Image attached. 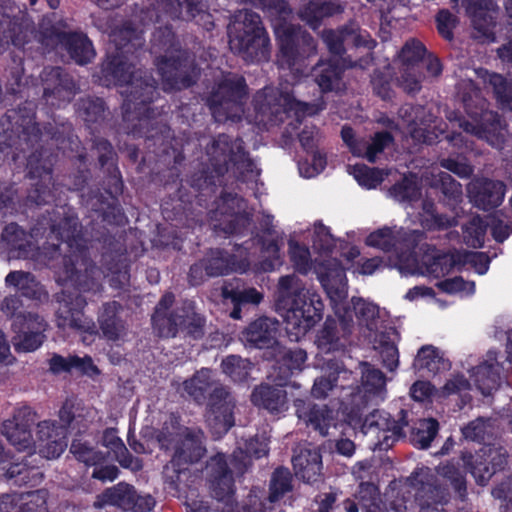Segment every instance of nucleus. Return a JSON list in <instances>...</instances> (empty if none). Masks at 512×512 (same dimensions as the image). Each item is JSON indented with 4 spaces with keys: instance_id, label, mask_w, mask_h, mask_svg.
Instances as JSON below:
<instances>
[{
    "instance_id": "obj_51",
    "label": "nucleus",
    "mask_w": 512,
    "mask_h": 512,
    "mask_svg": "<svg viewBox=\"0 0 512 512\" xmlns=\"http://www.w3.org/2000/svg\"><path fill=\"white\" fill-rule=\"evenodd\" d=\"M132 497H134V487L121 482L106 489L100 496V500L105 505H113L123 511H130Z\"/></svg>"
},
{
    "instance_id": "obj_22",
    "label": "nucleus",
    "mask_w": 512,
    "mask_h": 512,
    "mask_svg": "<svg viewBox=\"0 0 512 512\" xmlns=\"http://www.w3.org/2000/svg\"><path fill=\"white\" fill-rule=\"evenodd\" d=\"M279 322L275 318L261 316L248 324L241 332L240 340L246 347L271 349L279 345Z\"/></svg>"
},
{
    "instance_id": "obj_31",
    "label": "nucleus",
    "mask_w": 512,
    "mask_h": 512,
    "mask_svg": "<svg viewBox=\"0 0 512 512\" xmlns=\"http://www.w3.org/2000/svg\"><path fill=\"white\" fill-rule=\"evenodd\" d=\"M501 371L502 366L495 351H489L486 359L473 369L472 377L483 395H490L499 388L502 380Z\"/></svg>"
},
{
    "instance_id": "obj_39",
    "label": "nucleus",
    "mask_w": 512,
    "mask_h": 512,
    "mask_svg": "<svg viewBox=\"0 0 512 512\" xmlns=\"http://www.w3.org/2000/svg\"><path fill=\"white\" fill-rule=\"evenodd\" d=\"M103 445L114 455V458L125 469L137 472L143 468L141 459L132 456L114 428L106 429L102 437Z\"/></svg>"
},
{
    "instance_id": "obj_18",
    "label": "nucleus",
    "mask_w": 512,
    "mask_h": 512,
    "mask_svg": "<svg viewBox=\"0 0 512 512\" xmlns=\"http://www.w3.org/2000/svg\"><path fill=\"white\" fill-rule=\"evenodd\" d=\"M229 467L224 455L218 454L207 463L206 470L211 482L213 497L218 503H223L222 512H233L234 506V480L233 472L237 473L230 464Z\"/></svg>"
},
{
    "instance_id": "obj_62",
    "label": "nucleus",
    "mask_w": 512,
    "mask_h": 512,
    "mask_svg": "<svg viewBox=\"0 0 512 512\" xmlns=\"http://www.w3.org/2000/svg\"><path fill=\"white\" fill-rule=\"evenodd\" d=\"M494 431L493 423L489 418L479 417L462 428L465 439L482 442L491 437Z\"/></svg>"
},
{
    "instance_id": "obj_42",
    "label": "nucleus",
    "mask_w": 512,
    "mask_h": 512,
    "mask_svg": "<svg viewBox=\"0 0 512 512\" xmlns=\"http://www.w3.org/2000/svg\"><path fill=\"white\" fill-rule=\"evenodd\" d=\"M60 41L65 45L71 58L80 65L90 62L95 56L92 42L83 33H63Z\"/></svg>"
},
{
    "instance_id": "obj_63",
    "label": "nucleus",
    "mask_w": 512,
    "mask_h": 512,
    "mask_svg": "<svg viewBox=\"0 0 512 512\" xmlns=\"http://www.w3.org/2000/svg\"><path fill=\"white\" fill-rule=\"evenodd\" d=\"M465 463L479 485L487 484L495 473L489 462L480 456V452H477L476 455L465 457Z\"/></svg>"
},
{
    "instance_id": "obj_60",
    "label": "nucleus",
    "mask_w": 512,
    "mask_h": 512,
    "mask_svg": "<svg viewBox=\"0 0 512 512\" xmlns=\"http://www.w3.org/2000/svg\"><path fill=\"white\" fill-rule=\"evenodd\" d=\"M430 185L440 188L441 192L448 199L457 201L462 196V186L450 174L443 171L431 173Z\"/></svg>"
},
{
    "instance_id": "obj_33",
    "label": "nucleus",
    "mask_w": 512,
    "mask_h": 512,
    "mask_svg": "<svg viewBox=\"0 0 512 512\" xmlns=\"http://www.w3.org/2000/svg\"><path fill=\"white\" fill-rule=\"evenodd\" d=\"M5 479L15 486L37 485L42 480V473L36 465L33 453L24 456L20 461L10 464L4 473Z\"/></svg>"
},
{
    "instance_id": "obj_53",
    "label": "nucleus",
    "mask_w": 512,
    "mask_h": 512,
    "mask_svg": "<svg viewBox=\"0 0 512 512\" xmlns=\"http://www.w3.org/2000/svg\"><path fill=\"white\" fill-rule=\"evenodd\" d=\"M389 195L399 202L412 203L420 198V187L416 175L409 174L389 189Z\"/></svg>"
},
{
    "instance_id": "obj_64",
    "label": "nucleus",
    "mask_w": 512,
    "mask_h": 512,
    "mask_svg": "<svg viewBox=\"0 0 512 512\" xmlns=\"http://www.w3.org/2000/svg\"><path fill=\"white\" fill-rule=\"evenodd\" d=\"M47 492L35 490L20 494V512H47Z\"/></svg>"
},
{
    "instance_id": "obj_59",
    "label": "nucleus",
    "mask_w": 512,
    "mask_h": 512,
    "mask_svg": "<svg viewBox=\"0 0 512 512\" xmlns=\"http://www.w3.org/2000/svg\"><path fill=\"white\" fill-rule=\"evenodd\" d=\"M70 453L87 466H96L105 460V455L101 451H98L88 442L81 439L73 440L70 446Z\"/></svg>"
},
{
    "instance_id": "obj_38",
    "label": "nucleus",
    "mask_w": 512,
    "mask_h": 512,
    "mask_svg": "<svg viewBox=\"0 0 512 512\" xmlns=\"http://www.w3.org/2000/svg\"><path fill=\"white\" fill-rule=\"evenodd\" d=\"M120 309L121 306L116 301L107 302L103 304L98 315V323L104 337L112 341L119 340L125 335L124 322L118 316Z\"/></svg>"
},
{
    "instance_id": "obj_4",
    "label": "nucleus",
    "mask_w": 512,
    "mask_h": 512,
    "mask_svg": "<svg viewBox=\"0 0 512 512\" xmlns=\"http://www.w3.org/2000/svg\"><path fill=\"white\" fill-rule=\"evenodd\" d=\"M152 43L155 52H164L157 62L164 90H181L196 82L199 69L190 54L180 49L169 27L157 30L153 34Z\"/></svg>"
},
{
    "instance_id": "obj_20",
    "label": "nucleus",
    "mask_w": 512,
    "mask_h": 512,
    "mask_svg": "<svg viewBox=\"0 0 512 512\" xmlns=\"http://www.w3.org/2000/svg\"><path fill=\"white\" fill-rule=\"evenodd\" d=\"M38 419L39 416L31 407H21L3 423L2 434L17 450H31L35 441L30 428Z\"/></svg>"
},
{
    "instance_id": "obj_25",
    "label": "nucleus",
    "mask_w": 512,
    "mask_h": 512,
    "mask_svg": "<svg viewBox=\"0 0 512 512\" xmlns=\"http://www.w3.org/2000/svg\"><path fill=\"white\" fill-rule=\"evenodd\" d=\"M294 406L299 420L323 437L327 436L329 429L336 424L334 411L327 405H318L297 399Z\"/></svg>"
},
{
    "instance_id": "obj_2",
    "label": "nucleus",
    "mask_w": 512,
    "mask_h": 512,
    "mask_svg": "<svg viewBox=\"0 0 512 512\" xmlns=\"http://www.w3.org/2000/svg\"><path fill=\"white\" fill-rule=\"evenodd\" d=\"M53 216L50 233L58 243H49L44 247L45 254L55 258L58 250H63L60 245H65L62 279L71 282L80 292H100L104 271L90 259L78 218L64 207L53 212Z\"/></svg>"
},
{
    "instance_id": "obj_19",
    "label": "nucleus",
    "mask_w": 512,
    "mask_h": 512,
    "mask_svg": "<svg viewBox=\"0 0 512 512\" xmlns=\"http://www.w3.org/2000/svg\"><path fill=\"white\" fill-rule=\"evenodd\" d=\"M46 151H36L28 157L27 166L34 188L29 192L28 201L37 205L49 203L53 199L51 186L54 185L52 177V161L44 159Z\"/></svg>"
},
{
    "instance_id": "obj_28",
    "label": "nucleus",
    "mask_w": 512,
    "mask_h": 512,
    "mask_svg": "<svg viewBox=\"0 0 512 512\" xmlns=\"http://www.w3.org/2000/svg\"><path fill=\"white\" fill-rule=\"evenodd\" d=\"M36 437L40 452L48 459L59 457L67 446L65 427H59L55 421L44 420L39 422Z\"/></svg>"
},
{
    "instance_id": "obj_17",
    "label": "nucleus",
    "mask_w": 512,
    "mask_h": 512,
    "mask_svg": "<svg viewBox=\"0 0 512 512\" xmlns=\"http://www.w3.org/2000/svg\"><path fill=\"white\" fill-rule=\"evenodd\" d=\"M235 400L223 386H214L207 403L206 423L215 437H221L234 425Z\"/></svg>"
},
{
    "instance_id": "obj_48",
    "label": "nucleus",
    "mask_w": 512,
    "mask_h": 512,
    "mask_svg": "<svg viewBox=\"0 0 512 512\" xmlns=\"http://www.w3.org/2000/svg\"><path fill=\"white\" fill-rule=\"evenodd\" d=\"M340 12V7L331 2H309L299 11L300 18L311 28L316 29L323 18Z\"/></svg>"
},
{
    "instance_id": "obj_45",
    "label": "nucleus",
    "mask_w": 512,
    "mask_h": 512,
    "mask_svg": "<svg viewBox=\"0 0 512 512\" xmlns=\"http://www.w3.org/2000/svg\"><path fill=\"white\" fill-rule=\"evenodd\" d=\"M191 428L181 425L180 418L170 414L156 432L155 437L161 449L172 450L184 436L183 430Z\"/></svg>"
},
{
    "instance_id": "obj_52",
    "label": "nucleus",
    "mask_w": 512,
    "mask_h": 512,
    "mask_svg": "<svg viewBox=\"0 0 512 512\" xmlns=\"http://www.w3.org/2000/svg\"><path fill=\"white\" fill-rule=\"evenodd\" d=\"M253 364L238 355H229L222 360V372L234 382H244L248 379Z\"/></svg>"
},
{
    "instance_id": "obj_24",
    "label": "nucleus",
    "mask_w": 512,
    "mask_h": 512,
    "mask_svg": "<svg viewBox=\"0 0 512 512\" xmlns=\"http://www.w3.org/2000/svg\"><path fill=\"white\" fill-rule=\"evenodd\" d=\"M506 186L502 181L484 177L472 179L467 185L470 201L478 208L489 210L498 207L504 200Z\"/></svg>"
},
{
    "instance_id": "obj_49",
    "label": "nucleus",
    "mask_w": 512,
    "mask_h": 512,
    "mask_svg": "<svg viewBox=\"0 0 512 512\" xmlns=\"http://www.w3.org/2000/svg\"><path fill=\"white\" fill-rule=\"evenodd\" d=\"M439 423L433 418L420 419L412 428L410 442L419 449H427L438 434Z\"/></svg>"
},
{
    "instance_id": "obj_3",
    "label": "nucleus",
    "mask_w": 512,
    "mask_h": 512,
    "mask_svg": "<svg viewBox=\"0 0 512 512\" xmlns=\"http://www.w3.org/2000/svg\"><path fill=\"white\" fill-rule=\"evenodd\" d=\"M274 305L288 332L296 339L305 335L322 318L324 308L320 295L294 273L278 279Z\"/></svg>"
},
{
    "instance_id": "obj_50",
    "label": "nucleus",
    "mask_w": 512,
    "mask_h": 512,
    "mask_svg": "<svg viewBox=\"0 0 512 512\" xmlns=\"http://www.w3.org/2000/svg\"><path fill=\"white\" fill-rule=\"evenodd\" d=\"M183 390L197 402H203L208 390L213 387L211 370L203 368L182 384Z\"/></svg>"
},
{
    "instance_id": "obj_26",
    "label": "nucleus",
    "mask_w": 512,
    "mask_h": 512,
    "mask_svg": "<svg viewBox=\"0 0 512 512\" xmlns=\"http://www.w3.org/2000/svg\"><path fill=\"white\" fill-rule=\"evenodd\" d=\"M318 278L332 302L338 304L347 296L345 271L340 263L329 258L318 263Z\"/></svg>"
},
{
    "instance_id": "obj_34",
    "label": "nucleus",
    "mask_w": 512,
    "mask_h": 512,
    "mask_svg": "<svg viewBox=\"0 0 512 512\" xmlns=\"http://www.w3.org/2000/svg\"><path fill=\"white\" fill-rule=\"evenodd\" d=\"M361 370V391L367 401L378 403L387 395L386 377L384 373L368 362L359 364Z\"/></svg>"
},
{
    "instance_id": "obj_57",
    "label": "nucleus",
    "mask_w": 512,
    "mask_h": 512,
    "mask_svg": "<svg viewBox=\"0 0 512 512\" xmlns=\"http://www.w3.org/2000/svg\"><path fill=\"white\" fill-rule=\"evenodd\" d=\"M484 81L487 82L493 89L497 100L501 103L503 108L512 111V83L507 82L506 79L496 73L484 72Z\"/></svg>"
},
{
    "instance_id": "obj_58",
    "label": "nucleus",
    "mask_w": 512,
    "mask_h": 512,
    "mask_svg": "<svg viewBox=\"0 0 512 512\" xmlns=\"http://www.w3.org/2000/svg\"><path fill=\"white\" fill-rule=\"evenodd\" d=\"M397 336V331L390 328L385 334L381 335L379 340V354L382 359V364L390 371H394L399 364V353L397 346L390 340V336Z\"/></svg>"
},
{
    "instance_id": "obj_11",
    "label": "nucleus",
    "mask_w": 512,
    "mask_h": 512,
    "mask_svg": "<svg viewBox=\"0 0 512 512\" xmlns=\"http://www.w3.org/2000/svg\"><path fill=\"white\" fill-rule=\"evenodd\" d=\"M211 165L218 176L223 175L233 166L240 174L253 172L254 164L246 156L243 150V142L240 139L232 140L225 134L219 135L208 148Z\"/></svg>"
},
{
    "instance_id": "obj_13",
    "label": "nucleus",
    "mask_w": 512,
    "mask_h": 512,
    "mask_svg": "<svg viewBox=\"0 0 512 512\" xmlns=\"http://www.w3.org/2000/svg\"><path fill=\"white\" fill-rule=\"evenodd\" d=\"M446 117L453 128L457 126L467 134L486 140L493 147L501 148L504 143L503 126L497 113L481 108L479 120L472 114V121L465 120L455 111L448 112Z\"/></svg>"
},
{
    "instance_id": "obj_44",
    "label": "nucleus",
    "mask_w": 512,
    "mask_h": 512,
    "mask_svg": "<svg viewBox=\"0 0 512 512\" xmlns=\"http://www.w3.org/2000/svg\"><path fill=\"white\" fill-rule=\"evenodd\" d=\"M16 125L19 134L16 138H11L8 145L25 152L27 149L34 147L39 141L41 132L34 121L33 115L21 116V120H16Z\"/></svg>"
},
{
    "instance_id": "obj_46",
    "label": "nucleus",
    "mask_w": 512,
    "mask_h": 512,
    "mask_svg": "<svg viewBox=\"0 0 512 512\" xmlns=\"http://www.w3.org/2000/svg\"><path fill=\"white\" fill-rule=\"evenodd\" d=\"M272 356L277 363L286 368L281 376L282 379H286L294 372L301 371L307 359V354L303 349H287L280 344L275 346Z\"/></svg>"
},
{
    "instance_id": "obj_27",
    "label": "nucleus",
    "mask_w": 512,
    "mask_h": 512,
    "mask_svg": "<svg viewBox=\"0 0 512 512\" xmlns=\"http://www.w3.org/2000/svg\"><path fill=\"white\" fill-rule=\"evenodd\" d=\"M43 97L49 102L50 98L58 101H69L76 92L73 79L60 67L45 68L41 74Z\"/></svg>"
},
{
    "instance_id": "obj_16",
    "label": "nucleus",
    "mask_w": 512,
    "mask_h": 512,
    "mask_svg": "<svg viewBox=\"0 0 512 512\" xmlns=\"http://www.w3.org/2000/svg\"><path fill=\"white\" fill-rule=\"evenodd\" d=\"M47 323L40 315L28 312L19 314L11 324V343L18 353L36 351L45 340Z\"/></svg>"
},
{
    "instance_id": "obj_8",
    "label": "nucleus",
    "mask_w": 512,
    "mask_h": 512,
    "mask_svg": "<svg viewBox=\"0 0 512 512\" xmlns=\"http://www.w3.org/2000/svg\"><path fill=\"white\" fill-rule=\"evenodd\" d=\"M254 107L257 113L262 115L260 121L282 122L284 115L294 111L297 118L300 115H313L322 107L296 100L294 91L288 87H265L254 96Z\"/></svg>"
},
{
    "instance_id": "obj_32",
    "label": "nucleus",
    "mask_w": 512,
    "mask_h": 512,
    "mask_svg": "<svg viewBox=\"0 0 512 512\" xmlns=\"http://www.w3.org/2000/svg\"><path fill=\"white\" fill-rule=\"evenodd\" d=\"M252 403L270 413H281L288 409L286 390L280 385L261 384L251 394Z\"/></svg>"
},
{
    "instance_id": "obj_6",
    "label": "nucleus",
    "mask_w": 512,
    "mask_h": 512,
    "mask_svg": "<svg viewBox=\"0 0 512 512\" xmlns=\"http://www.w3.org/2000/svg\"><path fill=\"white\" fill-rule=\"evenodd\" d=\"M173 302V294L167 293L155 308L152 322L159 335L168 338L183 332L193 339L201 338L204 334V319L195 312L192 303L185 302L181 307L168 313Z\"/></svg>"
},
{
    "instance_id": "obj_61",
    "label": "nucleus",
    "mask_w": 512,
    "mask_h": 512,
    "mask_svg": "<svg viewBox=\"0 0 512 512\" xmlns=\"http://www.w3.org/2000/svg\"><path fill=\"white\" fill-rule=\"evenodd\" d=\"M292 490V475L287 468L276 469L270 481V503L278 501L285 493Z\"/></svg>"
},
{
    "instance_id": "obj_9",
    "label": "nucleus",
    "mask_w": 512,
    "mask_h": 512,
    "mask_svg": "<svg viewBox=\"0 0 512 512\" xmlns=\"http://www.w3.org/2000/svg\"><path fill=\"white\" fill-rule=\"evenodd\" d=\"M246 97L247 87L244 78L227 74L213 88L207 102L216 121H238L241 119Z\"/></svg>"
},
{
    "instance_id": "obj_5",
    "label": "nucleus",
    "mask_w": 512,
    "mask_h": 512,
    "mask_svg": "<svg viewBox=\"0 0 512 512\" xmlns=\"http://www.w3.org/2000/svg\"><path fill=\"white\" fill-rule=\"evenodd\" d=\"M229 47L247 62L267 60L270 40L260 16L248 9L237 11L228 26Z\"/></svg>"
},
{
    "instance_id": "obj_10",
    "label": "nucleus",
    "mask_w": 512,
    "mask_h": 512,
    "mask_svg": "<svg viewBox=\"0 0 512 512\" xmlns=\"http://www.w3.org/2000/svg\"><path fill=\"white\" fill-rule=\"evenodd\" d=\"M408 426L407 412L401 410L397 420L391 419L384 410H374L368 414L362 425L361 432L371 438L374 449L387 450L394 442L404 437L403 428Z\"/></svg>"
},
{
    "instance_id": "obj_47",
    "label": "nucleus",
    "mask_w": 512,
    "mask_h": 512,
    "mask_svg": "<svg viewBox=\"0 0 512 512\" xmlns=\"http://www.w3.org/2000/svg\"><path fill=\"white\" fill-rule=\"evenodd\" d=\"M392 142L393 136L390 132H377L369 141L364 140L362 144L356 146L354 148V155L363 157L373 163L376 161L377 156L391 145Z\"/></svg>"
},
{
    "instance_id": "obj_15",
    "label": "nucleus",
    "mask_w": 512,
    "mask_h": 512,
    "mask_svg": "<svg viewBox=\"0 0 512 512\" xmlns=\"http://www.w3.org/2000/svg\"><path fill=\"white\" fill-rule=\"evenodd\" d=\"M153 5V13L148 10L150 21L162 19V13L173 19L195 20L196 23L209 31L214 27L213 16L208 12V6L202 0H157Z\"/></svg>"
},
{
    "instance_id": "obj_21",
    "label": "nucleus",
    "mask_w": 512,
    "mask_h": 512,
    "mask_svg": "<svg viewBox=\"0 0 512 512\" xmlns=\"http://www.w3.org/2000/svg\"><path fill=\"white\" fill-rule=\"evenodd\" d=\"M353 327L354 322L350 314L339 315L338 320L326 319L316 336L317 348L322 353L343 351L348 344Z\"/></svg>"
},
{
    "instance_id": "obj_37",
    "label": "nucleus",
    "mask_w": 512,
    "mask_h": 512,
    "mask_svg": "<svg viewBox=\"0 0 512 512\" xmlns=\"http://www.w3.org/2000/svg\"><path fill=\"white\" fill-rule=\"evenodd\" d=\"M268 452V446L264 438L252 437L243 442L237 450L233 452L230 464L234 467L237 474H243L250 465V459L261 458Z\"/></svg>"
},
{
    "instance_id": "obj_41",
    "label": "nucleus",
    "mask_w": 512,
    "mask_h": 512,
    "mask_svg": "<svg viewBox=\"0 0 512 512\" xmlns=\"http://www.w3.org/2000/svg\"><path fill=\"white\" fill-rule=\"evenodd\" d=\"M5 284L29 299L41 300L47 296L42 285L30 272L11 271L5 277Z\"/></svg>"
},
{
    "instance_id": "obj_55",
    "label": "nucleus",
    "mask_w": 512,
    "mask_h": 512,
    "mask_svg": "<svg viewBox=\"0 0 512 512\" xmlns=\"http://www.w3.org/2000/svg\"><path fill=\"white\" fill-rule=\"evenodd\" d=\"M413 366L418 370H427L431 373H437L441 369H444L446 364L435 347L426 345L419 349Z\"/></svg>"
},
{
    "instance_id": "obj_14",
    "label": "nucleus",
    "mask_w": 512,
    "mask_h": 512,
    "mask_svg": "<svg viewBox=\"0 0 512 512\" xmlns=\"http://www.w3.org/2000/svg\"><path fill=\"white\" fill-rule=\"evenodd\" d=\"M211 220L216 231L226 234L242 233L250 225V214L246 211V202L236 194L225 193L211 211Z\"/></svg>"
},
{
    "instance_id": "obj_12",
    "label": "nucleus",
    "mask_w": 512,
    "mask_h": 512,
    "mask_svg": "<svg viewBox=\"0 0 512 512\" xmlns=\"http://www.w3.org/2000/svg\"><path fill=\"white\" fill-rule=\"evenodd\" d=\"M58 307L56 309V325L66 331L96 334L94 321L85 316L83 309L87 305L86 299L80 294H72L62 290L56 294Z\"/></svg>"
},
{
    "instance_id": "obj_54",
    "label": "nucleus",
    "mask_w": 512,
    "mask_h": 512,
    "mask_svg": "<svg viewBox=\"0 0 512 512\" xmlns=\"http://www.w3.org/2000/svg\"><path fill=\"white\" fill-rule=\"evenodd\" d=\"M352 304L359 325L366 327L370 332L375 331L379 318L378 306L362 298H352Z\"/></svg>"
},
{
    "instance_id": "obj_29",
    "label": "nucleus",
    "mask_w": 512,
    "mask_h": 512,
    "mask_svg": "<svg viewBox=\"0 0 512 512\" xmlns=\"http://www.w3.org/2000/svg\"><path fill=\"white\" fill-rule=\"evenodd\" d=\"M184 436L172 449L175 462L193 464L198 462L206 453L205 436L200 428L192 427L183 430Z\"/></svg>"
},
{
    "instance_id": "obj_43",
    "label": "nucleus",
    "mask_w": 512,
    "mask_h": 512,
    "mask_svg": "<svg viewBox=\"0 0 512 512\" xmlns=\"http://www.w3.org/2000/svg\"><path fill=\"white\" fill-rule=\"evenodd\" d=\"M208 276L218 277L230 272H245L248 263H236L228 252L215 249L211 250L205 257Z\"/></svg>"
},
{
    "instance_id": "obj_40",
    "label": "nucleus",
    "mask_w": 512,
    "mask_h": 512,
    "mask_svg": "<svg viewBox=\"0 0 512 512\" xmlns=\"http://www.w3.org/2000/svg\"><path fill=\"white\" fill-rule=\"evenodd\" d=\"M343 71V67L332 60L320 61L313 69V76L323 92L339 91L344 87Z\"/></svg>"
},
{
    "instance_id": "obj_36",
    "label": "nucleus",
    "mask_w": 512,
    "mask_h": 512,
    "mask_svg": "<svg viewBox=\"0 0 512 512\" xmlns=\"http://www.w3.org/2000/svg\"><path fill=\"white\" fill-rule=\"evenodd\" d=\"M421 478L416 480L421 484L415 494V499L420 506L419 512H446L438 508V504L446 501L444 490L429 482V470H422L418 475Z\"/></svg>"
},
{
    "instance_id": "obj_35",
    "label": "nucleus",
    "mask_w": 512,
    "mask_h": 512,
    "mask_svg": "<svg viewBox=\"0 0 512 512\" xmlns=\"http://www.w3.org/2000/svg\"><path fill=\"white\" fill-rule=\"evenodd\" d=\"M2 241L11 258L26 259L34 256V246L30 236L15 223H10L4 228Z\"/></svg>"
},
{
    "instance_id": "obj_7",
    "label": "nucleus",
    "mask_w": 512,
    "mask_h": 512,
    "mask_svg": "<svg viewBox=\"0 0 512 512\" xmlns=\"http://www.w3.org/2000/svg\"><path fill=\"white\" fill-rule=\"evenodd\" d=\"M422 232L406 231L403 228L383 227L368 235L366 244L385 252H394L400 273L408 275L418 271V261L413 252Z\"/></svg>"
},
{
    "instance_id": "obj_30",
    "label": "nucleus",
    "mask_w": 512,
    "mask_h": 512,
    "mask_svg": "<svg viewBox=\"0 0 512 512\" xmlns=\"http://www.w3.org/2000/svg\"><path fill=\"white\" fill-rule=\"evenodd\" d=\"M295 475L306 483H315L322 476V457L315 447H299L292 458Z\"/></svg>"
},
{
    "instance_id": "obj_23",
    "label": "nucleus",
    "mask_w": 512,
    "mask_h": 512,
    "mask_svg": "<svg viewBox=\"0 0 512 512\" xmlns=\"http://www.w3.org/2000/svg\"><path fill=\"white\" fill-rule=\"evenodd\" d=\"M407 133L418 143L432 144L437 138L434 132L429 130L433 122L432 114L420 105H403L398 112Z\"/></svg>"
},
{
    "instance_id": "obj_56",
    "label": "nucleus",
    "mask_w": 512,
    "mask_h": 512,
    "mask_svg": "<svg viewBox=\"0 0 512 512\" xmlns=\"http://www.w3.org/2000/svg\"><path fill=\"white\" fill-rule=\"evenodd\" d=\"M331 369H333V371H331L328 376H321L315 379L311 389L313 397L317 399L326 398L329 392L336 386L339 376L341 374L346 376L350 373L338 363H333Z\"/></svg>"
},
{
    "instance_id": "obj_1",
    "label": "nucleus",
    "mask_w": 512,
    "mask_h": 512,
    "mask_svg": "<svg viewBox=\"0 0 512 512\" xmlns=\"http://www.w3.org/2000/svg\"><path fill=\"white\" fill-rule=\"evenodd\" d=\"M142 45V30L134 28L131 23L114 29L110 34L108 55L101 72L107 85L113 83L122 88L124 132L152 139L165 129L157 120L155 110L150 107L156 95V82L146 73L135 70L128 57Z\"/></svg>"
}]
</instances>
